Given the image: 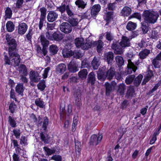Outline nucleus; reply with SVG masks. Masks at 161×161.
<instances>
[{
    "mask_svg": "<svg viewBox=\"0 0 161 161\" xmlns=\"http://www.w3.org/2000/svg\"><path fill=\"white\" fill-rule=\"evenodd\" d=\"M7 43L8 45V53L9 57L5 53H4L3 60L5 65L18 66L20 62V56L15 52L17 44L15 39L8 34L6 36Z\"/></svg>",
    "mask_w": 161,
    "mask_h": 161,
    "instance_id": "nucleus-1",
    "label": "nucleus"
},
{
    "mask_svg": "<svg viewBox=\"0 0 161 161\" xmlns=\"http://www.w3.org/2000/svg\"><path fill=\"white\" fill-rule=\"evenodd\" d=\"M144 21L147 24H154L156 22L159 15L158 13L151 10H146L144 11L142 15Z\"/></svg>",
    "mask_w": 161,
    "mask_h": 161,
    "instance_id": "nucleus-2",
    "label": "nucleus"
},
{
    "mask_svg": "<svg viewBox=\"0 0 161 161\" xmlns=\"http://www.w3.org/2000/svg\"><path fill=\"white\" fill-rule=\"evenodd\" d=\"M128 62L127 68L125 70V72L126 75L132 73L133 72L134 73L137 69L136 66L139 64L138 62L134 63L130 59H128Z\"/></svg>",
    "mask_w": 161,
    "mask_h": 161,
    "instance_id": "nucleus-3",
    "label": "nucleus"
},
{
    "mask_svg": "<svg viewBox=\"0 0 161 161\" xmlns=\"http://www.w3.org/2000/svg\"><path fill=\"white\" fill-rule=\"evenodd\" d=\"M137 36V35L133 34V35L129 36V37L126 36H123L121 40L120 43L121 47H123L124 50V48L126 47L130 46V41L133 38Z\"/></svg>",
    "mask_w": 161,
    "mask_h": 161,
    "instance_id": "nucleus-4",
    "label": "nucleus"
},
{
    "mask_svg": "<svg viewBox=\"0 0 161 161\" xmlns=\"http://www.w3.org/2000/svg\"><path fill=\"white\" fill-rule=\"evenodd\" d=\"M111 47L114 50V53L116 54L121 55L124 52L123 47H121L120 42H113L112 44Z\"/></svg>",
    "mask_w": 161,
    "mask_h": 161,
    "instance_id": "nucleus-5",
    "label": "nucleus"
},
{
    "mask_svg": "<svg viewBox=\"0 0 161 161\" xmlns=\"http://www.w3.org/2000/svg\"><path fill=\"white\" fill-rule=\"evenodd\" d=\"M59 29L62 32L65 34L70 33L72 30L71 26L67 22L62 23L60 25Z\"/></svg>",
    "mask_w": 161,
    "mask_h": 161,
    "instance_id": "nucleus-6",
    "label": "nucleus"
},
{
    "mask_svg": "<svg viewBox=\"0 0 161 161\" xmlns=\"http://www.w3.org/2000/svg\"><path fill=\"white\" fill-rule=\"evenodd\" d=\"M29 77L31 81L34 82H37L41 79L39 74L33 70H31L30 72Z\"/></svg>",
    "mask_w": 161,
    "mask_h": 161,
    "instance_id": "nucleus-7",
    "label": "nucleus"
},
{
    "mask_svg": "<svg viewBox=\"0 0 161 161\" xmlns=\"http://www.w3.org/2000/svg\"><path fill=\"white\" fill-rule=\"evenodd\" d=\"M62 18L65 21H68V23L71 26V27L77 26L79 23L78 19L76 18H69L68 19L66 15H63Z\"/></svg>",
    "mask_w": 161,
    "mask_h": 161,
    "instance_id": "nucleus-8",
    "label": "nucleus"
},
{
    "mask_svg": "<svg viewBox=\"0 0 161 161\" xmlns=\"http://www.w3.org/2000/svg\"><path fill=\"white\" fill-rule=\"evenodd\" d=\"M103 136L101 135L97 137L96 135H92L90 138V143L91 145H97L102 139Z\"/></svg>",
    "mask_w": 161,
    "mask_h": 161,
    "instance_id": "nucleus-9",
    "label": "nucleus"
},
{
    "mask_svg": "<svg viewBox=\"0 0 161 161\" xmlns=\"http://www.w3.org/2000/svg\"><path fill=\"white\" fill-rule=\"evenodd\" d=\"M58 17V14L54 11H50L47 15V19L49 22L55 21Z\"/></svg>",
    "mask_w": 161,
    "mask_h": 161,
    "instance_id": "nucleus-10",
    "label": "nucleus"
},
{
    "mask_svg": "<svg viewBox=\"0 0 161 161\" xmlns=\"http://www.w3.org/2000/svg\"><path fill=\"white\" fill-rule=\"evenodd\" d=\"M18 27L19 34L23 35L26 32L28 28V26L26 23H22L19 24Z\"/></svg>",
    "mask_w": 161,
    "mask_h": 161,
    "instance_id": "nucleus-11",
    "label": "nucleus"
},
{
    "mask_svg": "<svg viewBox=\"0 0 161 161\" xmlns=\"http://www.w3.org/2000/svg\"><path fill=\"white\" fill-rule=\"evenodd\" d=\"M101 7L99 4H96L92 7L91 12V14L92 17H94L98 14L100 10Z\"/></svg>",
    "mask_w": 161,
    "mask_h": 161,
    "instance_id": "nucleus-12",
    "label": "nucleus"
},
{
    "mask_svg": "<svg viewBox=\"0 0 161 161\" xmlns=\"http://www.w3.org/2000/svg\"><path fill=\"white\" fill-rule=\"evenodd\" d=\"M20 76H27L28 75V70L26 66L24 64H21L17 69Z\"/></svg>",
    "mask_w": 161,
    "mask_h": 161,
    "instance_id": "nucleus-13",
    "label": "nucleus"
},
{
    "mask_svg": "<svg viewBox=\"0 0 161 161\" xmlns=\"http://www.w3.org/2000/svg\"><path fill=\"white\" fill-rule=\"evenodd\" d=\"M100 64L101 61L99 58L95 57L92 62L91 65L94 69H97Z\"/></svg>",
    "mask_w": 161,
    "mask_h": 161,
    "instance_id": "nucleus-14",
    "label": "nucleus"
},
{
    "mask_svg": "<svg viewBox=\"0 0 161 161\" xmlns=\"http://www.w3.org/2000/svg\"><path fill=\"white\" fill-rule=\"evenodd\" d=\"M66 69V67L64 64H58L56 67V71L58 74H62L64 73Z\"/></svg>",
    "mask_w": 161,
    "mask_h": 161,
    "instance_id": "nucleus-15",
    "label": "nucleus"
},
{
    "mask_svg": "<svg viewBox=\"0 0 161 161\" xmlns=\"http://www.w3.org/2000/svg\"><path fill=\"white\" fill-rule=\"evenodd\" d=\"M106 68L105 67H103L101 70H100L97 73V77L99 80H104L106 77L105 70Z\"/></svg>",
    "mask_w": 161,
    "mask_h": 161,
    "instance_id": "nucleus-16",
    "label": "nucleus"
},
{
    "mask_svg": "<svg viewBox=\"0 0 161 161\" xmlns=\"http://www.w3.org/2000/svg\"><path fill=\"white\" fill-rule=\"evenodd\" d=\"M131 11L132 10L130 8L125 6L121 10L120 14L122 16H128L131 14Z\"/></svg>",
    "mask_w": 161,
    "mask_h": 161,
    "instance_id": "nucleus-17",
    "label": "nucleus"
},
{
    "mask_svg": "<svg viewBox=\"0 0 161 161\" xmlns=\"http://www.w3.org/2000/svg\"><path fill=\"white\" fill-rule=\"evenodd\" d=\"M150 53V51L147 49H145L140 51L139 53L140 58L141 59L146 58Z\"/></svg>",
    "mask_w": 161,
    "mask_h": 161,
    "instance_id": "nucleus-18",
    "label": "nucleus"
},
{
    "mask_svg": "<svg viewBox=\"0 0 161 161\" xmlns=\"http://www.w3.org/2000/svg\"><path fill=\"white\" fill-rule=\"evenodd\" d=\"M53 39L59 42L64 37L63 35L59 32H54L52 34Z\"/></svg>",
    "mask_w": 161,
    "mask_h": 161,
    "instance_id": "nucleus-19",
    "label": "nucleus"
},
{
    "mask_svg": "<svg viewBox=\"0 0 161 161\" xmlns=\"http://www.w3.org/2000/svg\"><path fill=\"white\" fill-rule=\"evenodd\" d=\"M106 77L109 80H111L114 77L115 73V71L114 69L111 67L106 72L105 71Z\"/></svg>",
    "mask_w": 161,
    "mask_h": 161,
    "instance_id": "nucleus-20",
    "label": "nucleus"
},
{
    "mask_svg": "<svg viewBox=\"0 0 161 161\" xmlns=\"http://www.w3.org/2000/svg\"><path fill=\"white\" fill-rule=\"evenodd\" d=\"M126 90V86L124 83H121L118 86L117 92L120 95L124 94Z\"/></svg>",
    "mask_w": 161,
    "mask_h": 161,
    "instance_id": "nucleus-21",
    "label": "nucleus"
},
{
    "mask_svg": "<svg viewBox=\"0 0 161 161\" xmlns=\"http://www.w3.org/2000/svg\"><path fill=\"white\" fill-rule=\"evenodd\" d=\"M153 75V71L151 70H148L147 72L146 75L142 82V84H145L147 82L150 80Z\"/></svg>",
    "mask_w": 161,
    "mask_h": 161,
    "instance_id": "nucleus-22",
    "label": "nucleus"
},
{
    "mask_svg": "<svg viewBox=\"0 0 161 161\" xmlns=\"http://www.w3.org/2000/svg\"><path fill=\"white\" fill-rule=\"evenodd\" d=\"M105 56L108 63V64L111 63L114 58L113 53L111 52H108L105 54Z\"/></svg>",
    "mask_w": 161,
    "mask_h": 161,
    "instance_id": "nucleus-23",
    "label": "nucleus"
},
{
    "mask_svg": "<svg viewBox=\"0 0 161 161\" xmlns=\"http://www.w3.org/2000/svg\"><path fill=\"white\" fill-rule=\"evenodd\" d=\"M41 44L43 47H47L49 44V41L44 36L41 35L39 37Z\"/></svg>",
    "mask_w": 161,
    "mask_h": 161,
    "instance_id": "nucleus-24",
    "label": "nucleus"
},
{
    "mask_svg": "<svg viewBox=\"0 0 161 161\" xmlns=\"http://www.w3.org/2000/svg\"><path fill=\"white\" fill-rule=\"evenodd\" d=\"M86 2L83 1V0H76L75 2V5L78 8L82 9H84L86 7Z\"/></svg>",
    "mask_w": 161,
    "mask_h": 161,
    "instance_id": "nucleus-25",
    "label": "nucleus"
},
{
    "mask_svg": "<svg viewBox=\"0 0 161 161\" xmlns=\"http://www.w3.org/2000/svg\"><path fill=\"white\" fill-rule=\"evenodd\" d=\"M96 77L94 73L91 72L88 75V81L89 83H91L92 85H94L95 82Z\"/></svg>",
    "mask_w": 161,
    "mask_h": 161,
    "instance_id": "nucleus-26",
    "label": "nucleus"
},
{
    "mask_svg": "<svg viewBox=\"0 0 161 161\" xmlns=\"http://www.w3.org/2000/svg\"><path fill=\"white\" fill-rule=\"evenodd\" d=\"M63 56L64 57H69L73 55V52L69 49H64L62 51Z\"/></svg>",
    "mask_w": 161,
    "mask_h": 161,
    "instance_id": "nucleus-27",
    "label": "nucleus"
},
{
    "mask_svg": "<svg viewBox=\"0 0 161 161\" xmlns=\"http://www.w3.org/2000/svg\"><path fill=\"white\" fill-rule=\"evenodd\" d=\"M25 87L22 83L18 84L15 87V91L16 92L19 94H21L24 90Z\"/></svg>",
    "mask_w": 161,
    "mask_h": 161,
    "instance_id": "nucleus-28",
    "label": "nucleus"
},
{
    "mask_svg": "<svg viewBox=\"0 0 161 161\" xmlns=\"http://www.w3.org/2000/svg\"><path fill=\"white\" fill-rule=\"evenodd\" d=\"M94 43L97 46V51L98 53L101 52L104 45L103 42L101 40H99L97 41H95Z\"/></svg>",
    "mask_w": 161,
    "mask_h": 161,
    "instance_id": "nucleus-29",
    "label": "nucleus"
},
{
    "mask_svg": "<svg viewBox=\"0 0 161 161\" xmlns=\"http://www.w3.org/2000/svg\"><path fill=\"white\" fill-rule=\"evenodd\" d=\"M135 90L134 88L132 86H130L127 90L125 96L127 98L132 97L134 94Z\"/></svg>",
    "mask_w": 161,
    "mask_h": 161,
    "instance_id": "nucleus-30",
    "label": "nucleus"
},
{
    "mask_svg": "<svg viewBox=\"0 0 161 161\" xmlns=\"http://www.w3.org/2000/svg\"><path fill=\"white\" fill-rule=\"evenodd\" d=\"M81 145L80 142L78 141H76L75 142V151L77 155L78 156H79L80 153V147Z\"/></svg>",
    "mask_w": 161,
    "mask_h": 161,
    "instance_id": "nucleus-31",
    "label": "nucleus"
},
{
    "mask_svg": "<svg viewBox=\"0 0 161 161\" xmlns=\"http://www.w3.org/2000/svg\"><path fill=\"white\" fill-rule=\"evenodd\" d=\"M116 62L119 67L122 66L124 63V61L123 58L120 56H117L115 58Z\"/></svg>",
    "mask_w": 161,
    "mask_h": 161,
    "instance_id": "nucleus-32",
    "label": "nucleus"
},
{
    "mask_svg": "<svg viewBox=\"0 0 161 161\" xmlns=\"http://www.w3.org/2000/svg\"><path fill=\"white\" fill-rule=\"evenodd\" d=\"M84 40L82 38H76L75 40V43L76 46L77 47H81L83 44Z\"/></svg>",
    "mask_w": 161,
    "mask_h": 161,
    "instance_id": "nucleus-33",
    "label": "nucleus"
},
{
    "mask_svg": "<svg viewBox=\"0 0 161 161\" xmlns=\"http://www.w3.org/2000/svg\"><path fill=\"white\" fill-rule=\"evenodd\" d=\"M7 29L8 31L11 32L14 29V26L13 23L11 21H8L6 24Z\"/></svg>",
    "mask_w": 161,
    "mask_h": 161,
    "instance_id": "nucleus-34",
    "label": "nucleus"
},
{
    "mask_svg": "<svg viewBox=\"0 0 161 161\" xmlns=\"http://www.w3.org/2000/svg\"><path fill=\"white\" fill-rule=\"evenodd\" d=\"M136 24L131 21H129L127 24L126 27L129 31H133L135 29L136 27Z\"/></svg>",
    "mask_w": 161,
    "mask_h": 161,
    "instance_id": "nucleus-35",
    "label": "nucleus"
},
{
    "mask_svg": "<svg viewBox=\"0 0 161 161\" xmlns=\"http://www.w3.org/2000/svg\"><path fill=\"white\" fill-rule=\"evenodd\" d=\"M106 89V94L107 95H109L112 90V87L111 85L108 82H106L105 84Z\"/></svg>",
    "mask_w": 161,
    "mask_h": 161,
    "instance_id": "nucleus-36",
    "label": "nucleus"
},
{
    "mask_svg": "<svg viewBox=\"0 0 161 161\" xmlns=\"http://www.w3.org/2000/svg\"><path fill=\"white\" fill-rule=\"evenodd\" d=\"M12 11L11 9L9 7H7L5 11V19H10L12 17Z\"/></svg>",
    "mask_w": 161,
    "mask_h": 161,
    "instance_id": "nucleus-37",
    "label": "nucleus"
},
{
    "mask_svg": "<svg viewBox=\"0 0 161 161\" xmlns=\"http://www.w3.org/2000/svg\"><path fill=\"white\" fill-rule=\"evenodd\" d=\"M58 50L57 46L55 45H52L50 46L49 52L52 55L57 53Z\"/></svg>",
    "mask_w": 161,
    "mask_h": 161,
    "instance_id": "nucleus-38",
    "label": "nucleus"
},
{
    "mask_svg": "<svg viewBox=\"0 0 161 161\" xmlns=\"http://www.w3.org/2000/svg\"><path fill=\"white\" fill-rule=\"evenodd\" d=\"M87 73V70L86 69H83L79 72V76L81 79H85L86 77Z\"/></svg>",
    "mask_w": 161,
    "mask_h": 161,
    "instance_id": "nucleus-39",
    "label": "nucleus"
},
{
    "mask_svg": "<svg viewBox=\"0 0 161 161\" xmlns=\"http://www.w3.org/2000/svg\"><path fill=\"white\" fill-rule=\"evenodd\" d=\"M143 78L142 75L140 74L136 77L134 81V85L136 86H138L140 84Z\"/></svg>",
    "mask_w": 161,
    "mask_h": 161,
    "instance_id": "nucleus-40",
    "label": "nucleus"
},
{
    "mask_svg": "<svg viewBox=\"0 0 161 161\" xmlns=\"http://www.w3.org/2000/svg\"><path fill=\"white\" fill-rule=\"evenodd\" d=\"M68 69L69 71L71 72H75L78 71L77 68L74 64L70 62L68 66Z\"/></svg>",
    "mask_w": 161,
    "mask_h": 161,
    "instance_id": "nucleus-41",
    "label": "nucleus"
},
{
    "mask_svg": "<svg viewBox=\"0 0 161 161\" xmlns=\"http://www.w3.org/2000/svg\"><path fill=\"white\" fill-rule=\"evenodd\" d=\"M92 42L89 41H87L86 42L84 43L83 42L81 48L84 50L87 49L91 47L92 46Z\"/></svg>",
    "mask_w": 161,
    "mask_h": 161,
    "instance_id": "nucleus-42",
    "label": "nucleus"
},
{
    "mask_svg": "<svg viewBox=\"0 0 161 161\" xmlns=\"http://www.w3.org/2000/svg\"><path fill=\"white\" fill-rule=\"evenodd\" d=\"M35 103L37 106L41 108H43L44 105V102L40 98L36 99L35 101Z\"/></svg>",
    "mask_w": 161,
    "mask_h": 161,
    "instance_id": "nucleus-43",
    "label": "nucleus"
},
{
    "mask_svg": "<svg viewBox=\"0 0 161 161\" xmlns=\"http://www.w3.org/2000/svg\"><path fill=\"white\" fill-rule=\"evenodd\" d=\"M146 22L143 21L141 23V28L143 33L146 34L147 33L148 31V27L146 25Z\"/></svg>",
    "mask_w": 161,
    "mask_h": 161,
    "instance_id": "nucleus-44",
    "label": "nucleus"
},
{
    "mask_svg": "<svg viewBox=\"0 0 161 161\" xmlns=\"http://www.w3.org/2000/svg\"><path fill=\"white\" fill-rule=\"evenodd\" d=\"M15 119L10 116L8 117V122L10 126L12 127H15L16 126V123L15 121Z\"/></svg>",
    "mask_w": 161,
    "mask_h": 161,
    "instance_id": "nucleus-45",
    "label": "nucleus"
},
{
    "mask_svg": "<svg viewBox=\"0 0 161 161\" xmlns=\"http://www.w3.org/2000/svg\"><path fill=\"white\" fill-rule=\"evenodd\" d=\"M66 12L69 17L72 18L74 15V12L71 9V7L69 5H66Z\"/></svg>",
    "mask_w": 161,
    "mask_h": 161,
    "instance_id": "nucleus-46",
    "label": "nucleus"
},
{
    "mask_svg": "<svg viewBox=\"0 0 161 161\" xmlns=\"http://www.w3.org/2000/svg\"><path fill=\"white\" fill-rule=\"evenodd\" d=\"M37 86L39 89L41 91H43L46 87L45 81L44 80H42L37 85Z\"/></svg>",
    "mask_w": 161,
    "mask_h": 161,
    "instance_id": "nucleus-47",
    "label": "nucleus"
},
{
    "mask_svg": "<svg viewBox=\"0 0 161 161\" xmlns=\"http://www.w3.org/2000/svg\"><path fill=\"white\" fill-rule=\"evenodd\" d=\"M135 76L134 75H131L128 76L125 79V82L127 84L129 85L131 84L134 79Z\"/></svg>",
    "mask_w": 161,
    "mask_h": 161,
    "instance_id": "nucleus-48",
    "label": "nucleus"
},
{
    "mask_svg": "<svg viewBox=\"0 0 161 161\" xmlns=\"http://www.w3.org/2000/svg\"><path fill=\"white\" fill-rule=\"evenodd\" d=\"M66 6L65 4H63L59 7H57V10L60 12L61 14L63 13L66 10Z\"/></svg>",
    "mask_w": 161,
    "mask_h": 161,
    "instance_id": "nucleus-49",
    "label": "nucleus"
},
{
    "mask_svg": "<svg viewBox=\"0 0 161 161\" xmlns=\"http://www.w3.org/2000/svg\"><path fill=\"white\" fill-rule=\"evenodd\" d=\"M43 149L48 155H51L55 152V150L50 149L46 147H44Z\"/></svg>",
    "mask_w": 161,
    "mask_h": 161,
    "instance_id": "nucleus-50",
    "label": "nucleus"
},
{
    "mask_svg": "<svg viewBox=\"0 0 161 161\" xmlns=\"http://www.w3.org/2000/svg\"><path fill=\"white\" fill-rule=\"evenodd\" d=\"M105 36L106 39L109 41H111L113 39L114 36L110 32H107L105 33Z\"/></svg>",
    "mask_w": 161,
    "mask_h": 161,
    "instance_id": "nucleus-51",
    "label": "nucleus"
},
{
    "mask_svg": "<svg viewBox=\"0 0 161 161\" xmlns=\"http://www.w3.org/2000/svg\"><path fill=\"white\" fill-rule=\"evenodd\" d=\"M60 114L61 119L62 118L64 119V118L65 116L66 115V113L65 112L64 107H62L61 106L60 108Z\"/></svg>",
    "mask_w": 161,
    "mask_h": 161,
    "instance_id": "nucleus-52",
    "label": "nucleus"
},
{
    "mask_svg": "<svg viewBox=\"0 0 161 161\" xmlns=\"http://www.w3.org/2000/svg\"><path fill=\"white\" fill-rule=\"evenodd\" d=\"M60 114L61 119L62 118L64 119V118L65 116L66 115V113L65 112L64 107H62L61 106L60 108Z\"/></svg>",
    "mask_w": 161,
    "mask_h": 161,
    "instance_id": "nucleus-53",
    "label": "nucleus"
},
{
    "mask_svg": "<svg viewBox=\"0 0 161 161\" xmlns=\"http://www.w3.org/2000/svg\"><path fill=\"white\" fill-rule=\"evenodd\" d=\"M41 12V17L40 18L44 19L46 15L47 9L45 8H42L40 9Z\"/></svg>",
    "mask_w": 161,
    "mask_h": 161,
    "instance_id": "nucleus-54",
    "label": "nucleus"
},
{
    "mask_svg": "<svg viewBox=\"0 0 161 161\" xmlns=\"http://www.w3.org/2000/svg\"><path fill=\"white\" fill-rule=\"evenodd\" d=\"M17 106L15 103L13 102L10 104L9 109L10 110L11 112L12 113H13L14 112Z\"/></svg>",
    "mask_w": 161,
    "mask_h": 161,
    "instance_id": "nucleus-55",
    "label": "nucleus"
},
{
    "mask_svg": "<svg viewBox=\"0 0 161 161\" xmlns=\"http://www.w3.org/2000/svg\"><path fill=\"white\" fill-rule=\"evenodd\" d=\"M74 57L76 58H80L83 56V54L80 53L78 51H75L73 52V55Z\"/></svg>",
    "mask_w": 161,
    "mask_h": 161,
    "instance_id": "nucleus-56",
    "label": "nucleus"
},
{
    "mask_svg": "<svg viewBox=\"0 0 161 161\" xmlns=\"http://www.w3.org/2000/svg\"><path fill=\"white\" fill-rule=\"evenodd\" d=\"M44 121L43 123L42 128L45 130L48 124V120L47 117H45L44 118Z\"/></svg>",
    "mask_w": 161,
    "mask_h": 161,
    "instance_id": "nucleus-57",
    "label": "nucleus"
},
{
    "mask_svg": "<svg viewBox=\"0 0 161 161\" xmlns=\"http://www.w3.org/2000/svg\"><path fill=\"white\" fill-rule=\"evenodd\" d=\"M89 66V62L87 59H84L82 61L81 67L82 68L87 67Z\"/></svg>",
    "mask_w": 161,
    "mask_h": 161,
    "instance_id": "nucleus-58",
    "label": "nucleus"
},
{
    "mask_svg": "<svg viewBox=\"0 0 161 161\" xmlns=\"http://www.w3.org/2000/svg\"><path fill=\"white\" fill-rule=\"evenodd\" d=\"M131 18H135L141 20V16L140 13H134L130 16Z\"/></svg>",
    "mask_w": 161,
    "mask_h": 161,
    "instance_id": "nucleus-59",
    "label": "nucleus"
},
{
    "mask_svg": "<svg viewBox=\"0 0 161 161\" xmlns=\"http://www.w3.org/2000/svg\"><path fill=\"white\" fill-rule=\"evenodd\" d=\"M50 69V68L49 67H47L45 69L44 72L42 74V76L44 79H45L47 78L48 73Z\"/></svg>",
    "mask_w": 161,
    "mask_h": 161,
    "instance_id": "nucleus-60",
    "label": "nucleus"
},
{
    "mask_svg": "<svg viewBox=\"0 0 161 161\" xmlns=\"http://www.w3.org/2000/svg\"><path fill=\"white\" fill-rule=\"evenodd\" d=\"M20 131L19 129H14L13 132L15 137L17 138H19L20 135Z\"/></svg>",
    "mask_w": 161,
    "mask_h": 161,
    "instance_id": "nucleus-61",
    "label": "nucleus"
},
{
    "mask_svg": "<svg viewBox=\"0 0 161 161\" xmlns=\"http://www.w3.org/2000/svg\"><path fill=\"white\" fill-rule=\"evenodd\" d=\"M113 12H108L106 14V20L109 21L112 19Z\"/></svg>",
    "mask_w": 161,
    "mask_h": 161,
    "instance_id": "nucleus-62",
    "label": "nucleus"
},
{
    "mask_svg": "<svg viewBox=\"0 0 161 161\" xmlns=\"http://www.w3.org/2000/svg\"><path fill=\"white\" fill-rule=\"evenodd\" d=\"M27 139L25 136H22L21 137L20 143L21 144L25 145L27 144Z\"/></svg>",
    "mask_w": 161,
    "mask_h": 161,
    "instance_id": "nucleus-63",
    "label": "nucleus"
},
{
    "mask_svg": "<svg viewBox=\"0 0 161 161\" xmlns=\"http://www.w3.org/2000/svg\"><path fill=\"white\" fill-rule=\"evenodd\" d=\"M52 159L55 161H62V157L59 155H55L52 157Z\"/></svg>",
    "mask_w": 161,
    "mask_h": 161,
    "instance_id": "nucleus-64",
    "label": "nucleus"
}]
</instances>
